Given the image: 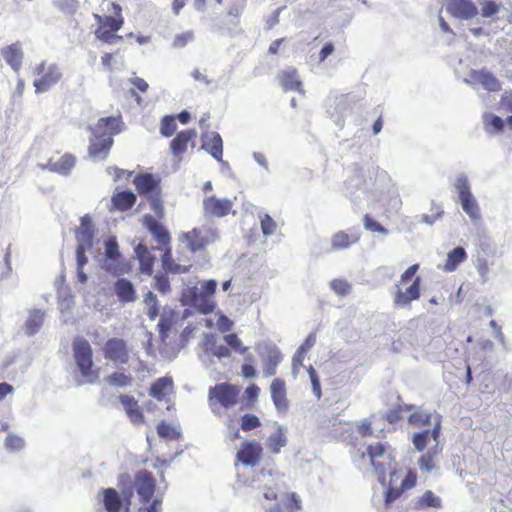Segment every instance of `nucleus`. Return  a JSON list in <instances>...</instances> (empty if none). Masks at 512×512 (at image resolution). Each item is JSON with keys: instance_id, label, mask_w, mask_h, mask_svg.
Masks as SVG:
<instances>
[{"instance_id": "nucleus-38", "label": "nucleus", "mask_w": 512, "mask_h": 512, "mask_svg": "<svg viewBox=\"0 0 512 512\" xmlns=\"http://www.w3.org/2000/svg\"><path fill=\"white\" fill-rule=\"evenodd\" d=\"M442 501L436 496L431 490H426L415 503V508L426 509V508H441Z\"/></svg>"}, {"instance_id": "nucleus-45", "label": "nucleus", "mask_w": 512, "mask_h": 512, "mask_svg": "<svg viewBox=\"0 0 512 512\" xmlns=\"http://www.w3.org/2000/svg\"><path fill=\"white\" fill-rule=\"evenodd\" d=\"M431 413L424 411H416L408 417L409 424L415 427H422L431 424Z\"/></svg>"}, {"instance_id": "nucleus-42", "label": "nucleus", "mask_w": 512, "mask_h": 512, "mask_svg": "<svg viewBox=\"0 0 512 512\" xmlns=\"http://www.w3.org/2000/svg\"><path fill=\"white\" fill-rule=\"evenodd\" d=\"M75 165V157L71 154H65L61 156L54 164L53 170L66 174L68 173Z\"/></svg>"}, {"instance_id": "nucleus-22", "label": "nucleus", "mask_w": 512, "mask_h": 512, "mask_svg": "<svg viewBox=\"0 0 512 512\" xmlns=\"http://www.w3.org/2000/svg\"><path fill=\"white\" fill-rule=\"evenodd\" d=\"M95 235V228L92 219L89 215H84L80 219V226L75 231V238L77 245L92 247Z\"/></svg>"}, {"instance_id": "nucleus-23", "label": "nucleus", "mask_w": 512, "mask_h": 512, "mask_svg": "<svg viewBox=\"0 0 512 512\" xmlns=\"http://www.w3.org/2000/svg\"><path fill=\"white\" fill-rule=\"evenodd\" d=\"M119 401L124 407V410L129 420L135 425H142L145 423V416L138 401L130 395H120Z\"/></svg>"}, {"instance_id": "nucleus-64", "label": "nucleus", "mask_w": 512, "mask_h": 512, "mask_svg": "<svg viewBox=\"0 0 512 512\" xmlns=\"http://www.w3.org/2000/svg\"><path fill=\"white\" fill-rule=\"evenodd\" d=\"M162 500L160 498H154L149 502V505L143 504L139 507L138 512H160Z\"/></svg>"}, {"instance_id": "nucleus-63", "label": "nucleus", "mask_w": 512, "mask_h": 512, "mask_svg": "<svg viewBox=\"0 0 512 512\" xmlns=\"http://www.w3.org/2000/svg\"><path fill=\"white\" fill-rule=\"evenodd\" d=\"M316 343V334L314 332L310 333L304 342L300 345L299 355L306 354Z\"/></svg>"}, {"instance_id": "nucleus-39", "label": "nucleus", "mask_w": 512, "mask_h": 512, "mask_svg": "<svg viewBox=\"0 0 512 512\" xmlns=\"http://www.w3.org/2000/svg\"><path fill=\"white\" fill-rule=\"evenodd\" d=\"M286 443L287 439L284 432L281 429H278L269 435L266 446L271 453L278 454Z\"/></svg>"}, {"instance_id": "nucleus-48", "label": "nucleus", "mask_w": 512, "mask_h": 512, "mask_svg": "<svg viewBox=\"0 0 512 512\" xmlns=\"http://www.w3.org/2000/svg\"><path fill=\"white\" fill-rule=\"evenodd\" d=\"M261 426V421L258 416L254 414H244L240 420V428L244 432H248L259 428Z\"/></svg>"}, {"instance_id": "nucleus-37", "label": "nucleus", "mask_w": 512, "mask_h": 512, "mask_svg": "<svg viewBox=\"0 0 512 512\" xmlns=\"http://www.w3.org/2000/svg\"><path fill=\"white\" fill-rule=\"evenodd\" d=\"M3 58L14 69L18 70L22 63L23 54L16 45H10L3 49Z\"/></svg>"}, {"instance_id": "nucleus-14", "label": "nucleus", "mask_w": 512, "mask_h": 512, "mask_svg": "<svg viewBox=\"0 0 512 512\" xmlns=\"http://www.w3.org/2000/svg\"><path fill=\"white\" fill-rule=\"evenodd\" d=\"M263 456V448L256 440H245L236 453V460L245 466L257 465Z\"/></svg>"}, {"instance_id": "nucleus-32", "label": "nucleus", "mask_w": 512, "mask_h": 512, "mask_svg": "<svg viewBox=\"0 0 512 512\" xmlns=\"http://www.w3.org/2000/svg\"><path fill=\"white\" fill-rule=\"evenodd\" d=\"M114 290L121 302H134L137 298L133 284L125 278H120L115 282Z\"/></svg>"}, {"instance_id": "nucleus-29", "label": "nucleus", "mask_w": 512, "mask_h": 512, "mask_svg": "<svg viewBox=\"0 0 512 512\" xmlns=\"http://www.w3.org/2000/svg\"><path fill=\"white\" fill-rule=\"evenodd\" d=\"M136 195L129 190L115 192L111 197L112 209L120 212L130 210L136 203Z\"/></svg>"}, {"instance_id": "nucleus-20", "label": "nucleus", "mask_w": 512, "mask_h": 512, "mask_svg": "<svg viewBox=\"0 0 512 512\" xmlns=\"http://www.w3.org/2000/svg\"><path fill=\"white\" fill-rule=\"evenodd\" d=\"M446 9L450 15L463 20L478 14L477 7L471 0H448Z\"/></svg>"}, {"instance_id": "nucleus-44", "label": "nucleus", "mask_w": 512, "mask_h": 512, "mask_svg": "<svg viewBox=\"0 0 512 512\" xmlns=\"http://www.w3.org/2000/svg\"><path fill=\"white\" fill-rule=\"evenodd\" d=\"M106 381L112 386L126 387L132 383V377L124 372L116 371L108 375Z\"/></svg>"}, {"instance_id": "nucleus-55", "label": "nucleus", "mask_w": 512, "mask_h": 512, "mask_svg": "<svg viewBox=\"0 0 512 512\" xmlns=\"http://www.w3.org/2000/svg\"><path fill=\"white\" fill-rule=\"evenodd\" d=\"M330 286L340 296L347 295L351 290V285L344 279H334L331 281Z\"/></svg>"}, {"instance_id": "nucleus-33", "label": "nucleus", "mask_w": 512, "mask_h": 512, "mask_svg": "<svg viewBox=\"0 0 512 512\" xmlns=\"http://www.w3.org/2000/svg\"><path fill=\"white\" fill-rule=\"evenodd\" d=\"M164 248V254L162 255V267L167 273L172 274H183L187 273L189 269L191 268V264L187 265H181L177 264L173 258L171 253L170 245L163 247Z\"/></svg>"}, {"instance_id": "nucleus-2", "label": "nucleus", "mask_w": 512, "mask_h": 512, "mask_svg": "<svg viewBox=\"0 0 512 512\" xmlns=\"http://www.w3.org/2000/svg\"><path fill=\"white\" fill-rule=\"evenodd\" d=\"M104 4L107 5V11L112 12L113 15L94 14V19L98 24L94 34L102 42L112 44L122 40V36L116 33L122 28L124 18L122 8L118 3L104 0L102 5Z\"/></svg>"}, {"instance_id": "nucleus-56", "label": "nucleus", "mask_w": 512, "mask_h": 512, "mask_svg": "<svg viewBox=\"0 0 512 512\" xmlns=\"http://www.w3.org/2000/svg\"><path fill=\"white\" fill-rule=\"evenodd\" d=\"M193 39H194L193 32L186 31V32L178 34L174 37L172 46L177 49L184 48Z\"/></svg>"}, {"instance_id": "nucleus-62", "label": "nucleus", "mask_w": 512, "mask_h": 512, "mask_svg": "<svg viewBox=\"0 0 512 512\" xmlns=\"http://www.w3.org/2000/svg\"><path fill=\"white\" fill-rule=\"evenodd\" d=\"M403 412H404V407H402V405H399V406L389 410L386 413L385 418L389 423L394 424L403 418Z\"/></svg>"}, {"instance_id": "nucleus-34", "label": "nucleus", "mask_w": 512, "mask_h": 512, "mask_svg": "<svg viewBox=\"0 0 512 512\" xmlns=\"http://www.w3.org/2000/svg\"><path fill=\"white\" fill-rule=\"evenodd\" d=\"M467 258V253L463 247H456L451 250L448 255L445 263L442 266V270L445 272H453L457 269L459 264L464 262Z\"/></svg>"}, {"instance_id": "nucleus-24", "label": "nucleus", "mask_w": 512, "mask_h": 512, "mask_svg": "<svg viewBox=\"0 0 512 512\" xmlns=\"http://www.w3.org/2000/svg\"><path fill=\"white\" fill-rule=\"evenodd\" d=\"M202 148L211 154L217 161H222L223 141L219 133L206 132L202 134Z\"/></svg>"}, {"instance_id": "nucleus-19", "label": "nucleus", "mask_w": 512, "mask_h": 512, "mask_svg": "<svg viewBox=\"0 0 512 512\" xmlns=\"http://www.w3.org/2000/svg\"><path fill=\"white\" fill-rule=\"evenodd\" d=\"M156 218V216L154 217L150 214L144 215L142 220L143 225L149 230L159 245L163 247L169 246L171 242L170 233Z\"/></svg>"}, {"instance_id": "nucleus-9", "label": "nucleus", "mask_w": 512, "mask_h": 512, "mask_svg": "<svg viewBox=\"0 0 512 512\" xmlns=\"http://www.w3.org/2000/svg\"><path fill=\"white\" fill-rule=\"evenodd\" d=\"M35 74L38 78L34 80L33 86L37 93L46 92L58 83L62 77V73L57 65L44 62L36 66Z\"/></svg>"}, {"instance_id": "nucleus-7", "label": "nucleus", "mask_w": 512, "mask_h": 512, "mask_svg": "<svg viewBox=\"0 0 512 512\" xmlns=\"http://www.w3.org/2000/svg\"><path fill=\"white\" fill-rule=\"evenodd\" d=\"M102 503L106 512H129L132 504L133 491L131 487L122 490V495L114 488L101 491Z\"/></svg>"}, {"instance_id": "nucleus-54", "label": "nucleus", "mask_w": 512, "mask_h": 512, "mask_svg": "<svg viewBox=\"0 0 512 512\" xmlns=\"http://www.w3.org/2000/svg\"><path fill=\"white\" fill-rule=\"evenodd\" d=\"M363 224L366 230L371 232H378L381 234H387V229L384 228L380 223L375 221L369 214H365L363 217Z\"/></svg>"}, {"instance_id": "nucleus-21", "label": "nucleus", "mask_w": 512, "mask_h": 512, "mask_svg": "<svg viewBox=\"0 0 512 512\" xmlns=\"http://www.w3.org/2000/svg\"><path fill=\"white\" fill-rule=\"evenodd\" d=\"M273 404L278 412H286L289 407L287 399L286 383L281 378H275L270 385Z\"/></svg>"}, {"instance_id": "nucleus-18", "label": "nucleus", "mask_w": 512, "mask_h": 512, "mask_svg": "<svg viewBox=\"0 0 512 512\" xmlns=\"http://www.w3.org/2000/svg\"><path fill=\"white\" fill-rule=\"evenodd\" d=\"M361 232L359 228H349L348 230H340L331 237V250L340 251L348 249L360 241Z\"/></svg>"}, {"instance_id": "nucleus-4", "label": "nucleus", "mask_w": 512, "mask_h": 512, "mask_svg": "<svg viewBox=\"0 0 512 512\" xmlns=\"http://www.w3.org/2000/svg\"><path fill=\"white\" fill-rule=\"evenodd\" d=\"M133 184L140 196L145 197L158 219L164 217V204L162 200L161 180L150 173L137 174Z\"/></svg>"}, {"instance_id": "nucleus-3", "label": "nucleus", "mask_w": 512, "mask_h": 512, "mask_svg": "<svg viewBox=\"0 0 512 512\" xmlns=\"http://www.w3.org/2000/svg\"><path fill=\"white\" fill-rule=\"evenodd\" d=\"M419 268V264H413L401 274L393 298L396 306L406 307L420 298L421 278L416 275Z\"/></svg>"}, {"instance_id": "nucleus-51", "label": "nucleus", "mask_w": 512, "mask_h": 512, "mask_svg": "<svg viewBox=\"0 0 512 512\" xmlns=\"http://www.w3.org/2000/svg\"><path fill=\"white\" fill-rule=\"evenodd\" d=\"M260 224H261V230H262V233L265 235V236H269V235H272L275 233L276 229H277V224L276 222L273 220V218L268 215V214H264L261 219H260Z\"/></svg>"}, {"instance_id": "nucleus-28", "label": "nucleus", "mask_w": 512, "mask_h": 512, "mask_svg": "<svg viewBox=\"0 0 512 512\" xmlns=\"http://www.w3.org/2000/svg\"><path fill=\"white\" fill-rule=\"evenodd\" d=\"M302 509L301 499L295 492L286 493L282 502L274 504L267 512H297Z\"/></svg>"}, {"instance_id": "nucleus-11", "label": "nucleus", "mask_w": 512, "mask_h": 512, "mask_svg": "<svg viewBox=\"0 0 512 512\" xmlns=\"http://www.w3.org/2000/svg\"><path fill=\"white\" fill-rule=\"evenodd\" d=\"M102 353L106 360L114 364L124 365L130 360V348L122 338H109L102 347Z\"/></svg>"}, {"instance_id": "nucleus-26", "label": "nucleus", "mask_w": 512, "mask_h": 512, "mask_svg": "<svg viewBox=\"0 0 512 512\" xmlns=\"http://www.w3.org/2000/svg\"><path fill=\"white\" fill-rule=\"evenodd\" d=\"M277 80L284 91H302V82L296 68L289 67L277 75Z\"/></svg>"}, {"instance_id": "nucleus-53", "label": "nucleus", "mask_w": 512, "mask_h": 512, "mask_svg": "<svg viewBox=\"0 0 512 512\" xmlns=\"http://www.w3.org/2000/svg\"><path fill=\"white\" fill-rule=\"evenodd\" d=\"M307 372L309 374L310 381L312 384L313 394L319 400L322 397V390H321V385H320V380H319L318 374L312 366H309L307 368Z\"/></svg>"}, {"instance_id": "nucleus-61", "label": "nucleus", "mask_w": 512, "mask_h": 512, "mask_svg": "<svg viewBox=\"0 0 512 512\" xmlns=\"http://www.w3.org/2000/svg\"><path fill=\"white\" fill-rule=\"evenodd\" d=\"M357 432L361 437H370L373 435L372 421L370 419H362L357 425Z\"/></svg>"}, {"instance_id": "nucleus-12", "label": "nucleus", "mask_w": 512, "mask_h": 512, "mask_svg": "<svg viewBox=\"0 0 512 512\" xmlns=\"http://www.w3.org/2000/svg\"><path fill=\"white\" fill-rule=\"evenodd\" d=\"M396 476V472L390 474V483L385 491L384 502L386 506H389L396 500H398L406 491L414 488L417 484V473L413 469H408L406 476L401 481L400 486L393 485V477Z\"/></svg>"}, {"instance_id": "nucleus-36", "label": "nucleus", "mask_w": 512, "mask_h": 512, "mask_svg": "<svg viewBox=\"0 0 512 512\" xmlns=\"http://www.w3.org/2000/svg\"><path fill=\"white\" fill-rule=\"evenodd\" d=\"M187 241V247L192 252L203 250L208 244V240L202 235L201 231L197 228L184 234Z\"/></svg>"}, {"instance_id": "nucleus-46", "label": "nucleus", "mask_w": 512, "mask_h": 512, "mask_svg": "<svg viewBox=\"0 0 512 512\" xmlns=\"http://www.w3.org/2000/svg\"><path fill=\"white\" fill-rule=\"evenodd\" d=\"M484 124L486 131L493 132H501L504 129L503 120L496 115L486 114L484 117Z\"/></svg>"}, {"instance_id": "nucleus-52", "label": "nucleus", "mask_w": 512, "mask_h": 512, "mask_svg": "<svg viewBox=\"0 0 512 512\" xmlns=\"http://www.w3.org/2000/svg\"><path fill=\"white\" fill-rule=\"evenodd\" d=\"M436 451H428L426 454H423L419 460L418 464L421 470H425L427 472L432 471L435 468V457Z\"/></svg>"}, {"instance_id": "nucleus-59", "label": "nucleus", "mask_w": 512, "mask_h": 512, "mask_svg": "<svg viewBox=\"0 0 512 512\" xmlns=\"http://www.w3.org/2000/svg\"><path fill=\"white\" fill-rule=\"evenodd\" d=\"M157 433L161 438L174 439L176 437V431L166 422L162 421L157 425Z\"/></svg>"}, {"instance_id": "nucleus-16", "label": "nucleus", "mask_w": 512, "mask_h": 512, "mask_svg": "<svg viewBox=\"0 0 512 512\" xmlns=\"http://www.w3.org/2000/svg\"><path fill=\"white\" fill-rule=\"evenodd\" d=\"M196 138L197 132L194 129L180 131L170 142L171 153L179 160H182L188 148L195 146Z\"/></svg>"}, {"instance_id": "nucleus-43", "label": "nucleus", "mask_w": 512, "mask_h": 512, "mask_svg": "<svg viewBox=\"0 0 512 512\" xmlns=\"http://www.w3.org/2000/svg\"><path fill=\"white\" fill-rule=\"evenodd\" d=\"M130 83L132 84L133 88L130 90L131 95L135 97L136 102L140 105L142 104V99L138 92L140 93H146L149 85L148 83L141 77H133L130 79Z\"/></svg>"}, {"instance_id": "nucleus-27", "label": "nucleus", "mask_w": 512, "mask_h": 512, "mask_svg": "<svg viewBox=\"0 0 512 512\" xmlns=\"http://www.w3.org/2000/svg\"><path fill=\"white\" fill-rule=\"evenodd\" d=\"M440 429H441V418H440V416H438L437 420L434 424V427L431 431L424 430L422 432L416 433L413 436L412 441H413V445L415 446V448L418 451H423L427 447V445L430 441V438H433L434 441H437L440 436Z\"/></svg>"}, {"instance_id": "nucleus-58", "label": "nucleus", "mask_w": 512, "mask_h": 512, "mask_svg": "<svg viewBox=\"0 0 512 512\" xmlns=\"http://www.w3.org/2000/svg\"><path fill=\"white\" fill-rule=\"evenodd\" d=\"M5 446L11 451H17L24 447V441L17 435L9 434L5 439Z\"/></svg>"}, {"instance_id": "nucleus-60", "label": "nucleus", "mask_w": 512, "mask_h": 512, "mask_svg": "<svg viewBox=\"0 0 512 512\" xmlns=\"http://www.w3.org/2000/svg\"><path fill=\"white\" fill-rule=\"evenodd\" d=\"M92 247L79 246L76 247V265L77 270H81L88 262V258L86 256V251L90 250Z\"/></svg>"}, {"instance_id": "nucleus-5", "label": "nucleus", "mask_w": 512, "mask_h": 512, "mask_svg": "<svg viewBox=\"0 0 512 512\" xmlns=\"http://www.w3.org/2000/svg\"><path fill=\"white\" fill-rule=\"evenodd\" d=\"M366 455L378 475V480L384 483L387 471L395 462L392 447L388 443L383 442L371 443L367 446L366 453H362L361 457L364 458Z\"/></svg>"}, {"instance_id": "nucleus-57", "label": "nucleus", "mask_w": 512, "mask_h": 512, "mask_svg": "<svg viewBox=\"0 0 512 512\" xmlns=\"http://www.w3.org/2000/svg\"><path fill=\"white\" fill-rule=\"evenodd\" d=\"M57 7L64 13L74 14L79 6L78 0H56Z\"/></svg>"}, {"instance_id": "nucleus-6", "label": "nucleus", "mask_w": 512, "mask_h": 512, "mask_svg": "<svg viewBox=\"0 0 512 512\" xmlns=\"http://www.w3.org/2000/svg\"><path fill=\"white\" fill-rule=\"evenodd\" d=\"M240 388L230 383H219L209 389L211 407L220 406L225 409L234 407L239 401Z\"/></svg>"}, {"instance_id": "nucleus-30", "label": "nucleus", "mask_w": 512, "mask_h": 512, "mask_svg": "<svg viewBox=\"0 0 512 512\" xmlns=\"http://www.w3.org/2000/svg\"><path fill=\"white\" fill-rule=\"evenodd\" d=\"M174 385L171 377L164 376L155 380L149 389V394L158 401H163L165 397L173 391Z\"/></svg>"}, {"instance_id": "nucleus-10", "label": "nucleus", "mask_w": 512, "mask_h": 512, "mask_svg": "<svg viewBox=\"0 0 512 512\" xmlns=\"http://www.w3.org/2000/svg\"><path fill=\"white\" fill-rule=\"evenodd\" d=\"M156 479L152 473L146 469L139 470L134 474L133 485L139 500L142 504H148L153 500L156 491Z\"/></svg>"}, {"instance_id": "nucleus-49", "label": "nucleus", "mask_w": 512, "mask_h": 512, "mask_svg": "<svg viewBox=\"0 0 512 512\" xmlns=\"http://www.w3.org/2000/svg\"><path fill=\"white\" fill-rule=\"evenodd\" d=\"M153 287L161 294H167L171 291L169 278L165 274H156L154 276Z\"/></svg>"}, {"instance_id": "nucleus-15", "label": "nucleus", "mask_w": 512, "mask_h": 512, "mask_svg": "<svg viewBox=\"0 0 512 512\" xmlns=\"http://www.w3.org/2000/svg\"><path fill=\"white\" fill-rule=\"evenodd\" d=\"M233 202L228 198H218L215 195L203 199V212L207 217L222 218L232 212Z\"/></svg>"}, {"instance_id": "nucleus-13", "label": "nucleus", "mask_w": 512, "mask_h": 512, "mask_svg": "<svg viewBox=\"0 0 512 512\" xmlns=\"http://www.w3.org/2000/svg\"><path fill=\"white\" fill-rule=\"evenodd\" d=\"M74 358L83 377L89 378L92 372V348L83 338H76L73 342Z\"/></svg>"}, {"instance_id": "nucleus-47", "label": "nucleus", "mask_w": 512, "mask_h": 512, "mask_svg": "<svg viewBox=\"0 0 512 512\" xmlns=\"http://www.w3.org/2000/svg\"><path fill=\"white\" fill-rule=\"evenodd\" d=\"M177 129L176 118L172 115H167L161 120L160 133L164 137L172 136Z\"/></svg>"}, {"instance_id": "nucleus-8", "label": "nucleus", "mask_w": 512, "mask_h": 512, "mask_svg": "<svg viewBox=\"0 0 512 512\" xmlns=\"http://www.w3.org/2000/svg\"><path fill=\"white\" fill-rule=\"evenodd\" d=\"M103 268L115 276L127 274L131 270V265L122 258L118 243L114 238L105 242Z\"/></svg>"}, {"instance_id": "nucleus-50", "label": "nucleus", "mask_w": 512, "mask_h": 512, "mask_svg": "<svg viewBox=\"0 0 512 512\" xmlns=\"http://www.w3.org/2000/svg\"><path fill=\"white\" fill-rule=\"evenodd\" d=\"M224 340L229 347L240 354H245L248 351V347L243 346L242 341L235 333L225 335Z\"/></svg>"}, {"instance_id": "nucleus-31", "label": "nucleus", "mask_w": 512, "mask_h": 512, "mask_svg": "<svg viewBox=\"0 0 512 512\" xmlns=\"http://www.w3.org/2000/svg\"><path fill=\"white\" fill-rule=\"evenodd\" d=\"M135 254L139 260L140 271L146 275H152L155 257L151 254L145 244H138L135 247Z\"/></svg>"}, {"instance_id": "nucleus-1", "label": "nucleus", "mask_w": 512, "mask_h": 512, "mask_svg": "<svg viewBox=\"0 0 512 512\" xmlns=\"http://www.w3.org/2000/svg\"><path fill=\"white\" fill-rule=\"evenodd\" d=\"M121 117L100 118L91 128L89 153L93 157L105 158L113 145V136L121 131Z\"/></svg>"}, {"instance_id": "nucleus-40", "label": "nucleus", "mask_w": 512, "mask_h": 512, "mask_svg": "<svg viewBox=\"0 0 512 512\" xmlns=\"http://www.w3.org/2000/svg\"><path fill=\"white\" fill-rule=\"evenodd\" d=\"M194 305L202 314H209L214 311L216 302L212 297L198 294L194 297Z\"/></svg>"}, {"instance_id": "nucleus-41", "label": "nucleus", "mask_w": 512, "mask_h": 512, "mask_svg": "<svg viewBox=\"0 0 512 512\" xmlns=\"http://www.w3.org/2000/svg\"><path fill=\"white\" fill-rule=\"evenodd\" d=\"M144 303L146 305V314L150 320H155L159 315V304L156 295L148 291L144 295Z\"/></svg>"}, {"instance_id": "nucleus-35", "label": "nucleus", "mask_w": 512, "mask_h": 512, "mask_svg": "<svg viewBox=\"0 0 512 512\" xmlns=\"http://www.w3.org/2000/svg\"><path fill=\"white\" fill-rule=\"evenodd\" d=\"M282 361V354L277 348H270L264 361L263 373L265 376L270 377L276 374L277 366Z\"/></svg>"}, {"instance_id": "nucleus-25", "label": "nucleus", "mask_w": 512, "mask_h": 512, "mask_svg": "<svg viewBox=\"0 0 512 512\" xmlns=\"http://www.w3.org/2000/svg\"><path fill=\"white\" fill-rule=\"evenodd\" d=\"M471 80L480 84L489 92H498L501 90V83L497 77L486 70H472L469 74Z\"/></svg>"}, {"instance_id": "nucleus-17", "label": "nucleus", "mask_w": 512, "mask_h": 512, "mask_svg": "<svg viewBox=\"0 0 512 512\" xmlns=\"http://www.w3.org/2000/svg\"><path fill=\"white\" fill-rule=\"evenodd\" d=\"M455 186L458 191L463 210L469 216L476 217L478 215L479 208L476 200L474 199L470 191V185L468 180L464 177H460L457 179Z\"/></svg>"}]
</instances>
